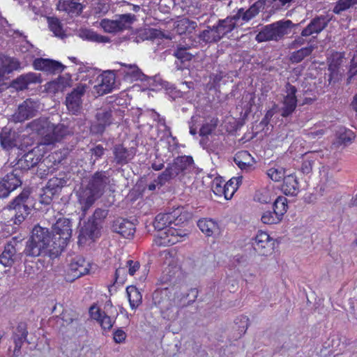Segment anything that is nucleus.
<instances>
[{"label": "nucleus", "mask_w": 357, "mask_h": 357, "mask_svg": "<svg viewBox=\"0 0 357 357\" xmlns=\"http://www.w3.org/2000/svg\"><path fill=\"white\" fill-rule=\"evenodd\" d=\"M31 129L37 132L41 137L38 146L54 145L60 142L68 132V128L61 123L55 124L48 119H39L29 125Z\"/></svg>", "instance_id": "1"}, {"label": "nucleus", "mask_w": 357, "mask_h": 357, "mask_svg": "<svg viewBox=\"0 0 357 357\" xmlns=\"http://www.w3.org/2000/svg\"><path fill=\"white\" fill-rule=\"evenodd\" d=\"M107 181L102 173L98 172L86 187H82L77 192L78 203L84 213L102 195Z\"/></svg>", "instance_id": "2"}, {"label": "nucleus", "mask_w": 357, "mask_h": 357, "mask_svg": "<svg viewBox=\"0 0 357 357\" xmlns=\"http://www.w3.org/2000/svg\"><path fill=\"white\" fill-rule=\"evenodd\" d=\"M50 243V234L47 229L35 226L28 241L24 252L28 256L37 257L45 252Z\"/></svg>", "instance_id": "3"}, {"label": "nucleus", "mask_w": 357, "mask_h": 357, "mask_svg": "<svg viewBox=\"0 0 357 357\" xmlns=\"http://www.w3.org/2000/svg\"><path fill=\"white\" fill-rule=\"evenodd\" d=\"M291 21H278L265 26L256 36L257 41L278 40L289 33Z\"/></svg>", "instance_id": "4"}, {"label": "nucleus", "mask_w": 357, "mask_h": 357, "mask_svg": "<svg viewBox=\"0 0 357 357\" xmlns=\"http://www.w3.org/2000/svg\"><path fill=\"white\" fill-rule=\"evenodd\" d=\"M193 160L190 156H181L176 158L164 172L158 176V183L160 185L178 176L181 173L192 166Z\"/></svg>", "instance_id": "5"}, {"label": "nucleus", "mask_w": 357, "mask_h": 357, "mask_svg": "<svg viewBox=\"0 0 357 357\" xmlns=\"http://www.w3.org/2000/svg\"><path fill=\"white\" fill-rule=\"evenodd\" d=\"M185 230L169 227L158 231L154 243L158 246H170L183 240L187 236Z\"/></svg>", "instance_id": "6"}, {"label": "nucleus", "mask_w": 357, "mask_h": 357, "mask_svg": "<svg viewBox=\"0 0 357 357\" xmlns=\"http://www.w3.org/2000/svg\"><path fill=\"white\" fill-rule=\"evenodd\" d=\"M135 20V16L129 13L121 15L114 20L104 19L101 21L100 26L105 32L116 33L129 29Z\"/></svg>", "instance_id": "7"}, {"label": "nucleus", "mask_w": 357, "mask_h": 357, "mask_svg": "<svg viewBox=\"0 0 357 357\" xmlns=\"http://www.w3.org/2000/svg\"><path fill=\"white\" fill-rule=\"evenodd\" d=\"M29 196V192L24 190L8 206L7 208L8 210L15 211V224H20L29 213L30 208L26 204Z\"/></svg>", "instance_id": "8"}, {"label": "nucleus", "mask_w": 357, "mask_h": 357, "mask_svg": "<svg viewBox=\"0 0 357 357\" xmlns=\"http://www.w3.org/2000/svg\"><path fill=\"white\" fill-rule=\"evenodd\" d=\"M87 83H79L66 98V105L70 112L73 114L79 113L82 107V98L89 89Z\"/></svg>", "instance_id": "9"}, {"label": "nucleus", "mask_w": 357, "mask_h": 357, "mask_svg": "<svg viewBox=\"0 0 357 357\" xmlns=\"http://www.w3.org/2000/svg\"><path fill=\"white\" fill-rule=\"evenodd\" d=\"M39 107L38 100L28 98L19 105L17 112L12 115L11 120L15 123L23 122L34 116Z\"/></svg>", "instance_id": "10"}, {"label": "nucleus", "mask_w": 357, "mask_h": 357, "mask_svg": "<svg viewBox=\"0 0 357 357\" xmlns=\"http://www.w3.org/2000/svg\"><path fill=\"white\" fill-rule=\"evenodd\" d=\"M183 222V218L181 215L179 209H176L171 213L158 214L153 222V226L157 231L173 227L172 225H178Z\"/></svg>", "instance_id": "11"}, {"label": "nucleus", "mask_w": 357, "mask_h": 357, "mask_svg": "<svg viewBox=\"0 0 357 357\" xmlns=\"http://www.w3.org/2000/svg\"><path fill=\"white\" fill-rule=\"evenodd\" d=\"M26 139L28 138H23L24 141ZM22 140V139L17 132L8 128H3L0 132V144L4 150L9 151L14 147H18L19 149L22 150L24 144L21 142Z\"/></svg>", "instance_id": "12"}, {"label": "nucleus", "mask_w": 357, "mask_h": 357, "mask_svg": "<svg viewBox=\"0 0 357 357\" xmlns=\"http://www.w3.org/2000/svg\"><path fill=\"white\" fill-rule=\"evenodd\" d=\"M96 84L93 89L98 96H102L112 91L115 84V75L111 72H105L102 74L97 73L95 76Z\"/></svg>", "instance_id": "13"}, {"label": "nucleus", "mask_w": 357, "mask_h": 357, "mask_svg": "<svg viewBox=\"0 0 357 357\" xmlns=\"http://www.w3.org/2000/svg\"><path fill=\"white\" fill-rule=\"evenodd\" d=\"M43 152L40 146H37L19 158L17 166L23 170H28L36 165L42 159Z\"/></svg>", "instance_id": "14"}, {"label": "nucleus", "mask_w": 357, "mask_h": 357, "mask_svg": "<svg viewBox=\"0 0 357 357\" xmlns=\"http://www.w3.org/2000/svg\"><path fill=\"white\" fill-rule=\"evenodd\" d=\"M112 109L109 107L100 108L96 114V122L91 126V131L102 133L105 128L113 123Z\"/></svg>", "instance_id": "15"}, {"label": "nucleus", "mask_w": 357, "mask_h": 357, "mask_svg": "<svg viewBox=\"0 0 357 357\" xmlns=\"http://www.w3.org/2000/svg\"><path fill=\"white\" fill-rule=\"evenodd\" d=\"M99 235V229L97 224L93 220H89L81 227L78 243L84 245L93 241Z\"/></svg>", "instance_id": "16"}, {"label": "nucleus", "mask_w": 357, "mask_h": 357, "mask_svg": "<svg viewBox=\"0 0 357 357\" xmlns=\"http://www.w3.org/2000/svg\"><path fill=\"white\" fill-rule=\"evenodd\" d=\"M73 80L70 74H64L56 79L47 82L45 86V90L47 93H56L63 92L67 88L73 86Z\"/></svg>", "instance_id": "17"}, {"label": "nucleus", "mask_w": 357, "mask_h": 357, "mask_svg": "<svg viewBox=\"0 0 357 357\" xmlns=\"http://www.w3.org/2000/svg\"><path fill=\"white\" fill-rule=\"evenodd\" d=\"M273 245V239L265 231H259L253 243L255 250L261 255H267L271 253Z\"/></svg>", "instance_id": "18"}, {"label": "nucleus", "mask_w": 357, "mask_h": 357, "mask_svg": "<svg viewBox=\"0 0 357 357\" xmlns=\"http://www.w3.org/2000/svg\"><path fill=\"white\" fill-rule=\"evenodd\" d=\"M296 89L295 86L287 84L286 85V96L282 102L281 115L284 117L288 116L295 110L297 105L296 96Z\"/></svg>", "instance_id": "19"}, {"label": "nucleus", "mask_w": 357, "mask_h": 357, "mask_svg": "<svg viewBox=\"0 0 357 357\" xmlns=\"http://www.w3.org/2000/svg\"><path fill=\"white\" fill-rule=\"evenodd\" d=\"M40 74L36 73H28L21 75L11 83V86L17 91H22L28 88L30 84L41 83Z\"/></svg>", "instance_id": "20"}, {"label": "nucleus", "mask_w": 357, "mask_h": 357, "mask_svg": "<svg viewBox=\"0 0 357 357\" xmlns=\"http://www.w3.org/2000/svg\"><path fill=\"white\" fill-rule=\"evenodd\" d=\"M89 314L91 318L96 320L104 330H110L114 324V319L107 315L96 305L90 307Z\"/></svg>", "instance_id": "21"}, {"label": "nucleus", "mask_w": 357, "mask_h": 357, "mask_svg": "<svg viewBox=\"0 0 357 357\" xmlns=\"http://www.w3.org/2000/svg\"><path fill=\"white\" fill-rule=\"evenodd\" d=\"M264 6L265 0H259L245 11L243 8L239 9L235 16L238 17V22L243 24L244 22H248L255 17L261 10L264 9Z\"/></svg>", "instance_id": "22"}, {"label": "nucleus", "mask_w": 357, "mask_h": 357, "mask_svg": "<svg viewBox=\"0 0 357 357\" xmlns=\"http://www.w3.org/2000/svg\"><path fill=\"white\" fill-rule=\"evenodd\" d=\"M54 231L62 240V246L72 236V225L68 218H59L53 226Z\"/></svg>", "instance_id": "23"}, {"label": "nucleus", "mask_w": 357, "mask_h": 357, "mask_svg": "<svg viewBox=\"0 0 357 357\" xmlns=\"http://www.w3.org/2000/svg\"><path fill=\"white\" fill-rule=\"evenodd\" d=\"M121 68L118 70L123 76L125 80L133 82L135 80L143 79L144 75L135 64H126L120 63Z\"/></svg>", "instance_id": "24"}, {"label": "nucleus", "mask_w": 357, "mask_h": 357, "mask_svg": "<svg viewBox=\"0 0 357 357\" xmlns=\"http://www.w3.org/2000/svg\"><path fill=\"white\" fill-rule=\"evenodd\" d=\"M112 229L127 238L132 237L135 231L133 223L122 218H119L113 222Z\"/></svg>", "instance_id": "25"}, {"label": "nucleus", "mask_w": 357, "mask_h": 357, "mask_svg": "<svg viewBox=\"0 0 357 357\" xmlns=\"http://www.w3.org/2000/svg\"><path fill=\"white\" fill-rule=\"evenodd\" d=\"M35 70L55 73L63 70L61 63L47 59H36L33 63Z\"/></svg>", "instance_id": "26"}, {"label": "nucleus", "mask_w": 357, "mask_h": 357, "mask_svg": "<svg viewBox=\"0 0 357 357\" xmlns=\"http://www.w3.org/2000/svg\"><path fill=\"white\" fill-rule=\"evenodd\" d=\"M89 263L81 257L75 259L69 265V272L74 278H78L89 273Z\"/></svg>", "instance_id": "27"}, {"label": "nucleus", "mask_w": 357, "mask_h": 357, "mask_svg": "<svg viewBox=\"0 0 357 357\" xmlns=\"http://www.w3.org/2000/svg\"><path fill=\"white\" fill-rule=\"evenodd\" d=\"M242 25L243 23H239L238 21V17H236L234 15L233 16L227 17L224 20H219L216 27L218 28V30L222 38L224 36L231 32L235 28Z\"/></svg>", "instance_id": "28"}, {"label": "nucleus", "mask_w": 357, "mask_h": 357, "mask_svg": "<svg viewBox=\"0 0 357 357\" xmlns=\"http://www.w3.org/2000/svg\"><path fill=\"white\" fill-rule=\"evenodd\" d=\"M281 190L286 195L296 196L298 193L299 185L294 174H290L284 178Z\"/></svg>", "instance_id": "29"}, {"label": "nucleus", "mask_w": 357, "mask_h": 357, "mask_svg": "<svg viewBox=\"0 0 357 357\" xmlns=\"http://www.w3.org/2000/svg\"><path fill=\"white\" fill-rule=\"evenodd\" d=\"M328 20L325 17H319L314 18L304 29L301 33L303 36H309L313 33H319L321 32L327 25Z\"/></svg>", "instance_id": "30"}, {"label": "nucleus", "mask_w": 357, "mask_h": 357, "mask_svg": "<svg viewBox=\"0 0 357 357\" xmlns=\"http://www.w3.org/2000/svg\"><path fill=\"white\" fill-rule=\"evenodd\" d=\"M197 226L202 232L207 236H212L220 232L218 224L212 219H201L198 221Z\"/></svg>", "instance_id": "31"}, {"label": "nucleus", "mask_w": 357, "mask_h": 357, "mask_svg": "<svg viewBox=\"0 0 357 357\" xmlns=\"http://www.w3.org/2000/svg\"><path fill=\"white\" fill-rule=\"evenodd\" d=\"M234 162L241 169L248 170L255 164L254 158L247 151H241L238 152L234 157Z\"/></svg>", "instance_id": "32"}, {"label": "nucleus", "mask_w": 357, "mask_h": 357, "mask_svg": "<svg viewBox=\"0 0 357 357\" xmlns=\"http://www.w3.org/2000/svg\"><path fill=\"white\" fill-rule=\"evenodd\" d=\"M21 68L19 61L15 58L2 56L0 57V73L9 74Z\"/></svg>", "instance_id": "33"}, {"label": "nucleus", "mask_w": 357, "mask_h": 357, "mask_svg": "<svg viewBox=\"0 0 357 357\" xmlns=\"http://www.w3.org/2000/svg\"><path fill=\"white\" fill-rule=\"evenodd\" d=\"M77 73V79L80 80V83H86L88 80L89 85L93 83V79L97 74L95 69L84 65H79Z\"/></svg>", "instance_id": "34"}, {"label": "nucleus", "mask_w": 357, "mask_h": 357, "mask_svg": "<svg viewBox=\"0 0 357 357\" xmlns=\"http://www.w3.org/2000/svg\"><path fill=\"white\" fill-rule=\"evenodd\" d=\"M276 196L275 190L273 186L264 188L256 192L255 199L262 204L270 203Z\"/></svg>", "instance_id": "35"}, {"label": "nucleus", "mask_w": 357, "mask_h": 357, "mask_svg": "<svg viewBox=\"0 0 357 357\" xmlns=\"http://www.w3.org/2000/svg\"><path fill=\"white\" fill-rule=\"evenodd\" d=\"M197 27V22L186 17L178 20L175 22V29L178 34L192 33Z\"/></svg>", "instance_id": "36"}, {"label": "nucleus", "mask_w": 357, "mask_h": 357, "mask_svg": "<svg viewBox=\"0 0 357 357\" xmlns=\"http://www.w3.org/2000/svg\"><path fill=\"white\" fill-rule=\"evenodd\" d=\"M114 158L117 163H127L133 158V152L121 145H117L114 149Z\"/></svg>", "instance_id": "37"}, {"label": "nucleus", "mask_w": 357, "mask_h": 357, "mask_svg": "<svg viewBox=\"0 0 357 357\" xmlns=\"http://www.w3.org/2000/svg\"><path fill=\"white\" fill-rule=\"evenodd\" d=\"M15 248L11 244L5 246L4 250L0 255V263L4 266H11L17 256L15 255Z\"/></svg>", "instance_id": "38"}, {"label": "nucleus", "mask_w": 357, "mask_h": 357, "mask_svg": "<svg viewBox=\"0 0 357 357\" xmlns=\"http://www.w3.org/2000/svg\"><path fill=\"white\" fill-rule=\"evenodd\" d=\"M79 0H60L57 4L59 10L68 13H79L82 10Z\"/></svg>", "instance_id": "39"}, {"label": "nucleus", "mask_w": 357, "mask_h": 357, "mask_svg": "<svg viewBox=\"0 0 357 357\" xmlns=\"http://www.w3.org/2000/svg\"><path fill=\"white\" fill-rule=\"evenodd\" d=\"M241 181L242 177H233L225 183L224 185V193L222 194L225 199L229 200L231 199L239 185L241 183Z\"/></svg>", "instance_id": "40"}, {"label": "nucleus", "mask_w": 357, "mask_h": 357, "mask_svg": "<svg viewBox=\"0 0 357 357\" xmlns=\"http://www.w3.org/2000/svg\"><path fill=\"white\" fill-rule=\"evenodd\" d=\"M126 292L130 303L132 310L136 309L142 301V296L140 291L135 286H129L126 288Z\"/></svg>", "instance_id": "41"}, {"label": "nucleus", "mask_w": 357, "mask_h": 357, "mask_svg": "<svg viewBox=\"0 0 357 357\" xmlns=\"http://www.w3.org/2000/svg\"><path fill=\"white\" fill-rule=\"evenodd\" d=\"M199 38L206 43H213L220 40L222 36L216 26H213V27H208L207 29L203 31L200 33Z\"/></svg>", "instance_id": "42"}, {"label": "nucleus", "mask_w": 357, "mask_h": 357, "mask_svg": "<svg viewBox=\"0 0 357 357\" xmlns=\"http://www.w3.org/2000/svg\"><path fill=\"white\" fill-rule=\"evenodd\" d=\"M314 47L310 45L308 47L301 48V50L294 52L291 54L289 59L293 63H299L305 57L310 55L314 50Z\"/></svg>", "instance_id": "43"}, {"label": "nucleus", "mask_w": 357, "mask_h": 357, "mask_svg": "<svg viewBox=\"0 0 357 357\" xmlns=\"http://www.w3.org/2000/svg\"><path fill=\"white\" fill-rule=\"evenodd\" d=\"M354 138L352 131L349 130H340L337 134V139L335 144L337 146H346L349 145Z\"/></svg>", "instance_id": "44"}, {"label": "nucleus", "mask_w": 357, "mask_h": 357, "mask_svg": "<svg viewBox=\"0 0 357 357\" xmlns=\"http://www.w3.org/2000/svg\"><path fill=\"white\" fill-rule=\"evenodd\" d=\"M1 181L5 183L8 187L10 186L12 188L13 185H14L13 190L22 184L20 172L17 169H15L13 172L6 174Z\"/></svg>", "instance_id": "45"}, {"label": "nucleus", "mask_w": 357, "mask_h": 357, "mask_svg": "<svg viewBox=\"0 0 357 357\" xmlns=\"http://www.w3.org/2000/svg\"><path fill=\"white\" fill-rule=\"evenodd\" d=\"M274 211L278 214V216L282 218L283 215L287 211V199L286 197L279 196L276 198L274 202Z\"/></svg>", "instance_id": "46"}, {"label": "nucleus", "mask_w": 357, "mask_h": 357, "mask_svg": "<svg viewBox=\"0 0 357 357\" xmlns=\"http://www.w3.org/2000/svg\"><path fill=\"white\" fill-rule=\"evenodd\" d=\"M235 327L238 331V337H241L247 331L249 326V319L246 316L238 317L234 321Z\"/></svg>", "instance_id": "47"}, {"label": "nucleus", "mask_w": 357, "mask_h": 357, "mask_svg": "<svg viewBox=\"0 0 357 357\" xmlns=\"http://www.w3.org/2000/svg\"><path fill=\"white\" fill-rule=\"evenodd\" d=\"M47 22L50 30L54 33L55 36L61 38H63L65 36L63 28L57 18L49 17L47 19Z\"/></svg>", "instance_id": "48"}, {"label": "nucleus", "mask_w": 357, "mask_h": 357, "mask_svg": "<svg viewBox=\"0 0 357 357\" xmlns=\"http://www.w3.org/2000/svg\"><path fill=\"white\" fill-rule=\"evenodd\" d=\"M267 176L273 181L278 182L280 181L282 178L284 179V178L286 176L285 174V169L284 168L282 167H273L269 168L267 170Z\"/></svg>", "instance_id": "49"}, {"label": "nucleus", "mask_w": 357, "mask_h": 357, "mask_svg": "<svg viewBox=\"0 0 357 357\" xmlns=\"http://www.w3.org/2000/svg\"><path fill=\"white\" fill-rule=\"evenodd\" d=\"M28 332L26 331V328L24 324H20L18 325L17 328V333L16 335L19 336L18 339H15V350L17 349L20 350L21 348L22 343L23 341H24L26 338Z\"/></svg>", "instance_id": "50"}, {"label": "nucleus", "mask_w": 357, "mask_h": 357, "mask_svg": "<svg viewBox=\"0 0 357 357\" xmlns=\"http://www.w3.org/2000/svg\"><path fill=\"white\" fill-rule=\"evenodd\" d=\"M67 183L63 178L53 177L50 178L47 184V188L53 192H56Z\"/></svg>", "instance_id": "51"}, {"label": "nucleus", "mask_w": 357, "mask_h": 357, "mask_svg": "<svg viewBox=\"0 0 357 357\" xmlns=\"http://www.w3.org/2000/svg\"><path fill=\"white\" fill-rule=\"evenodd\" d=\"M314 153H307L304 155L303 162L301 166V171L304 174H309L312 169L314 162Z\"/></svg>", "instance_id": "52"}, {"label": "nucleus", "mask_w": 357, "mask_h": 357, "mask_svg": "<svg viewBox=\"0 0 357 357\" xmlns=\"http://www.w3.org/2000/svg\"><path fill=\"white\" fill-rule=\"evenodd\" d=\"M82 37L86 39L97 43H107L109 41L108 38L105 36L98 34L97 33L91 31L86 30L82 33Z\"/></svg>", "instance_id": "53"}, {"label": "nucleus", "mask_w": 357, "mask_h": 357, "mask_svg": "<svg viewBox=\"0 0 357 357\" xmlns=\"http://www.w3.org/2000/svg\"><path fill=\"white\" fill-rule=\"evenodd\" d=\"M225 184V181L221 177H215L212 181L211 190L217 196H222Z\"/></svg>", "instance_id": "54"}, {"label": "nucleus", "mask_w": 357, "mask_h": 357, "mask_svg": "<svg viewBox=\"0 0 357 357\" xmlns=\"http://www.w3.org/2000/svg\"><path fill=\"white\" fill-rule=\"evenodd\" d=\"M261 219L263 223L270 225L278 223L282 220V218L278 216L275 211H266L261 215Z\"/></svg>", "instance_id": "55"}, {"label": "nucleus", "mask_w": 357, "mask_h": 357, "mask_svg": "<svg viewBox=\"0 0 357 357\" xmlns=\"http://www.w3.org/2000/svg\"><path fill=\"white\" fill-rule=\"evenodd\" d=\"M353 7L351 0H339L333 8V12L336 14H340L342 12Z\"/></svg>", "instance_id": "56"}, {"label": "nucleus", "mask_w": 357, "mask_h": 357, "mask_svg": "<svg viewBox=\"0 0 357 357\" xmlns=\"http://www.w3.org/2000/svg\"><path fill=\"white\" fill-rule=\"evenodd\" d=\"M174 55L177 59H180L182 62L190 61L192 57V54L189 53L185 47H181L177 49V50L174 53Z\"/></svg>", "instance_id": "57"}, {"label": "nucleus", "mask_w": 357, "mask_h": 357, "mask_svg": "<svg viewBox=\"0 0 357 357\" xmlns=\"http://www.w3.org/2000/svg\"><path fill=\"white\" fill-rule=\"evenodd\" d=\"M162 313L165 317L167 318L168 319L175 320L178 317V308L171 305L169 307H167L165 309H164L162 310Z\"/></svg>", "instance_id": "58"}, {"label": "nucleus", "mask_w": 357, "mask_h": 357, "mask_svg": "<svg viewBox=\"0 0 357 357\" xmlns=\"http://www.w3.org/2000/svg\"><path fill=\"white\" fill-rule=\"evenodd\" d=\"M61 316L63 324L66 325H69L77 319L75 312L70 310H64Z\"/></svg>", "instance_id": "59"}, {"label": "nucleus", "mask_w": 357, "mask_h": 357, "mask_svg": "<svg viewBox=\"0 0 357 357\" xmlns=\"http://www.w3.org/2000/svg\"><path fill=\"white\" fill-rule=\"evenodd\" d=\"M15 185H13V187L7 186L5 183H3L1 180L0 181V198H4L9 195V194L13 191V187Z\"/></svg>", "instance_id": "60"}, {"label": "nucleus", "mask_w": 357, "mask_h": 357, "mask_svg": "<svg viewBox=\"0 0 357 357\" xmlns=\"http://www.w3.org/2000/svg\"><path fill=\"white\" fill-rule=\"evenodd\" d=\"M126 266L128 268V273L130 275H134L137 271L139 268V263L132 260H128L126 262Z\"/></svg>", "instance_id": "61"}, {"label": "nucleus", "mask_w": 357, "mask_h": 357, "mask_svg": "<svg viewBox=\"0 0 357 357\" xmlns=\"http://www.w3.org/2000/svg\"><path fill=\"white\" fill-rule=\"evenodd\" d=\"M215 127V124L212 123H206L202 126L200 128L199 132L202 136H206L211 133V132L214 130Z\"/></svg>", "instance_id": "62"}, {"label": "nucleus", "mask_w": 357, "mask_h": 357, "mask_svg": "<svg viewBox=\"0 0 357 357\" xmlns=\"http://www.w3.org/2000/svg\"><path fill=\"white\" fill-rule=\"evenodd\" d=\"M126 334L121 329H118L114 333V340L116 343L123 342L126 340Z\"/></svg>", "instance_id": "63"}, {"label": "nucleus", "mask_w": 357, "mask_h": 357, "mask_svg": "<svg viewBox=\"0 0 357 357\" xmlns=\"http://www.w3.org/2000/svg\"><path fill=\"white\" fill-rule=\"evenodd\" d=\"M349 71L351 75H355L357 74V52L354 54L351 59Z\"/></svg>", "instance_id": "64"}]
</instances>
